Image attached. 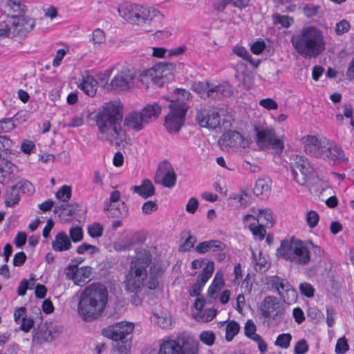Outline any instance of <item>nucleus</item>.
<instances>
[{
    "instance_id": "nucleus-37",
    "label": "nucleus",
    "mask_w": 354,
    "mask_h": 354,
    "mask_svg": "<svg viewBox=\"0 0 354 354\" xmlns=\"http://www.w3.org/2000/svg\"><path fill=\"white\" fill-rule=\"evenodd\" d=\"M232 51L238 57L248 62L250 64L254 66L255 67L258 66L259 62L254 64L251 55H250V53H248V50L245 48L241 46L236 45L233 47Z\"/></svg>"
},
{
    "instance_id": "nucleus-2",
    "label": "nucleus",
    "mask_w": 354,
    "mask_h": 354,
    "mask_svg": "<svg viewBox=\"0 0 354 354\" xmlns=\"http://www.w3.org/2000/svg\"><path fill=\"white\" fill-rule=\"evenodd\" d=\"M108 296L104 285L92 283L86 287L81 293L77 306L78 313L83 320L91 322L100 317L106 306Z\"/></svg>"
},
{
    "instance_id": "nucleus-39",
    "label": "nucleus",
    "mask_w": 354,
    "mask_h": 354,
    "mask_svg": "<svg viewBox=\"0 0 354 354\" xmlns=\"http://www.w3.org/2000/svg\"><path fill=\"white\" fill-rule=\"evenodd\" d=\"M252 256L256 270L261 271L262 269L268 268L267 259L262 255V252L261 251L259 252L258 255L252 251Z\"/></svg>"
},
{
    "instance_id": "nucleus-57",
    "label": "nucleus",
    "mask_w": 354,
    "mask_h": 354,
    "mask_svg": "<svg viewBox=\"0 0 354 354\" xmlns=\"http://www.w3.org/2000/svg\"><path fill=\"white\" fill-rule=\"evenodd\" d=\"M308 350V346L304 339L299 340L295 346V354H304Z\"/></svg>"
},
{
    "instance_id": "nucleus-34",
    "label": "nucleus",
    "mask_w": 354,
    "mask_h": 354,
    "mask_svg": "<svg viewBox=\"0 0 354 354\" xmlns=\"http://www.w3.org/2000/svg\"><path fill=\"white\" fill-rule=\"evenodd\" d=\"M12 30H15L12 18L8 17L7 20L0 21V36L5 37H15V35H12Z\"/></svg>"
},
{
    "instance_id": "nucleus-24",
    "label": "nucleus",
    "mask_w": 354,
    "mask_h": 354,
    "mask_svg": "<svg viewBox=\"0 0 354 354\" xmlns=\"http://www.w3.org/2000/svg\"><path fill=\"white\" fill-rule=\"evenodd\" d=\"M209 91V97L221 99L227 97L232 95V91L230 86L226 83L215 84L210 82Z\"/></svg>"
},
{
    "instance_id": "nucleus-50",
    "label": "nucleus",
    "mask_w": 354,
    "mask_h": 354,
    "mask_svg": "<svg viewBox=\"0 0 354 354\" xmlns=\"http://www.w3.org/2000/svg\"><path fill=\"white\" fill-rule=\"evenodd\" d=\"M92 41L94 44H101L105 41V35L100 28H96L92 34Z\"/></svg>"
},
{
    "instance_id": "nucleus-54",
    "label": "nucleus",
    "mask_w": 354,
    "mask_h": 354,
    "mask_svg": "<svg viewBox=\"0 0 354 354\" xmlns=\"http://www.w3.org/2000/svg\"><path fill=\"white\" fill-rule=\"evenodd\" d=\"M275 23L281 24L284 28H289L293 23L292 18L286 16L277 15L274 19Z\"/></svg>"
},
{
    "instance_id": "nucleus-3",
    "label": "nucleus",
    "mask_w": 354,
    "mask_h": 354,
    "mask_svg": "<svg viewBox=\"0 0 354 354\" xmlns=\"http://www.w3.org/2000/svg\"><path fill=\"white\" fill-rule=\"evenodd\" d=\"M151 254L149 250H140L131 261L130 269L126 274L125 290L135 294L131 302L136 306L140 305L142 301L139 294L143 290L144 281L147 279V269L151 264Z\"/></svg>"
},
{
    "instance_id": "nucleus-61",
    "label": "nucleus",
    "mask_w": 354,
    "mask_h": 354,
    "mask_svg": "<svg viewBox=\"0 0 354 354\" xmlns=\"http://www.w3.org/2000/svg\"><path fill=\"white\" fill-rule=\"evenodd\" d=\"M232 0H215L213 3V8L216 11L223 12L227 6L231 4Z\"/></svg>"
},
{
    "instance_id": "nucleus-42",
    "label": "nucleus",
    "mask_w": 354,
    "mask_h": 354,
    "mask_svg": "<svg viewBox=\"0 0 354 354\" xmlns=\"http://www.w3.org/2000/svg\"><path fill=\"white\" fill-rule=\"evenodd\" d=\"M91 274V268L81 267L80 269L73 273L72 279L73 280L82 281L85 279L89 278Z\"/></svg>"
},
{
    "instance_id": "nucleus-63",
    "label": "nucleus",
    "mask_w": 354,
    "mask_h": 354,
    "mask_svg": "<svg viewBox=\"0 0 354 354\" xmlns=\"http://www.w3.org/2000/svg\"><path fill=\"white\" fill-rule=\"evenodd\" d=\"M266 48V44L265 42L261 41H257L256 42L253 43L250 47V50L252 53L255 55H259L261 54Z\"/></svg>"
},
{
    "instance_id": "nucleus-21",
    "label": "nucleus",
    "mask_w": 354,
    "mask_h": 354,
    "mask_svg": "<svg viewBox=\"0 0 354 354\" xmlns=\"http://www.w3.org/2000/svg\"><path fill=\"white\" fill-rule=\"evenodd\" d=\"M25 8L22 0H6L1 5V12L6 15L7 17L12 19L23 17L25 13Z\"/></svg>"
},
{
    "instance_id": "nucleus-13",
    "label": "nucleus",
    "mask_w": 354,
    "mask_h": 354,
    "mask_svg": "<svg viewBox=\"0 0 354 354\" xmlns=\"http://www.w3.org/2000/svg\"><path fill=\"white\" fill-rule=\"evenodd\" d=\"M120 193L115 190L111 193L110 201L106 204L104 210L109 217L124 218L128 214V207L124 202L119 203Z\"/></svg>"
},
{
    "instance_id": "nucleus-14",
    "label": "nucleus",
    "mask_w": 354,
    "mask_h": 354,
    "mask_svg": "<svg viewBox=\"0 0 354 354\" xmlns=\"http://www.w3.org/2000/svg\"><path fill=\"white\" fill-rule=\"evenodd\" d=\"M196 120L200 127L215 129L220 125L221 115L216 109H203L197 112Z\"/></svg>"
},
{
    "instance_id": "nucleus-49",
    "label": "nucleus",
    "mask_w": 354,
    "mask_h": 354,
    "mask_svg": "<svg viewBox=\"0 0 354 354\" xmlns=\"http://www.w3.org/2000/svg\"><path fill=\"white\" fill-rule=\"evenodd\" d=\"M349 348L347 340L344 337L338 339L335 346V353L337 354H343Z\"/></svg>"
},
{
    "instance_id": "nucleus-25",
    "label": "nucleus",
    "mask_w": 354,
    "mask_h": 354,
    "mask_svg": "<svg viewBox=\"0 0 354 354\" xmlns=\"http://www.w3.org/2000/svg\"><path fill=\"white\" fill-rule=\"evenodd\" d=\"M225 245L219 240H209L200 243L195 250L198 254H205L209 251L222 252L225 250Z\"/></svg>"
},
{
    "instance_id": "nucleus-4",
    "label": "nucleus",
    "mask_w": 354,
    "mask_h": 354,
    "mask_svg": "<svg viewBox=\"0 0 354 354\" xmlns=\"http://www.w3.org/2000/svg\"><path fill=\"white\" fill-rule=\"evenodd\" d=\"M291 42L298 54L305 58L317 57L325 50L322 31L314 26L303 28L292 36Z\"/></svg>"
},
{
    "instance_id": "nucleus-17",
    "label": "nucleus",
    "mask_w": 354,
    "mask_h": 354,
    "mask_svg": "<svg viewBox=\"0 0 354 354\" xmlns=\"http://www.w3.org/2000/svg\"><path fill=\"white\" fill-rule=\"evenodd\" d=\"M304 148L307 154L321 158L328 139L326 138H318L316 136H308L304 138Z\"/></svg>"
},
{
    "instance_id": "nucleus-45",
    "label": "nucleus",
    "mask_w": 354,
    "mask_h": 354,
    "mask_svg": "<svg viewBox=\"0 0 354 354\" xmlns=\"http://www.w3.org/2000/svg\"><path fill=\"white\" fill-rule=\"evenodd\" d=\"M69 235L70 236L68 237L71 241H73L74 243L80 242L83 239V230L80 226L72 227L69 230Z\"/></svg>"
},
{
    "instance_id": "nucleus-36",
    "label": "nucleus",
    "mask_w": 354,
    "mask_h": 354,
    "mask_svg": "<svg viewBox=\"0 0 354 354\" xmlns=\"http://www.w3.org/2000/svg\"><path fill=\"white\" fill-rule=\"evenodd\" d=\"M210 82H197L192 84V89L198 93L202 98L209 97V91Z\"/></svg>"
},
{
    "instance_id": "nucleus-51",
    "label": "nucleus",
    "mask_w": 354,
    "mask_h": 354,
    "mask_svg": "<svg viewBox=\"0 0 354 354\" xmlns=\"http://www.w3.org/2000/svg\"><path fill=\"white\" fill-rule=\"evenodd\" d=\"M196 242V238L192 235H189L185 239L184 243L182 245H180L179 250L182 252L189 251L192 248H194Z\"/></svg>"
},
{
    "instance_id": "nucleus-32",
    "label": "nucleus",
    "mask_w": 354,
    "mask_h": 354,
    "mask_svg": "<svg viewBox=\"0 0 354 354\" xmlns=\"http://www.w3.org/2000/svg\"><path fill=\"white\" fill-rule=\"evenodd\" d=\"M214 270V263L212 261H209L206 266L202 270L201 272L198 275L196 283L200 285L204 286L212 277Z\"/></svg>"
},
{
    "instance_id": "nucleus-30",
    "label": "nucleus",
    "mask_w": 354,
    "mask_h": 354,
    "mask_svg": "<svg viewBox=\"0 0 354 354\" xmlns=\"http://www.w3.org/2000/svg\"><path fill=\"white\" fill-rule=\"evenodd\" d=\"M20 191L16 185L8 187L3 195L6 207H13L20 201Z\"/></svg>"
},
{
    "instance_id": "nucleus-41",
    "label": "nucleus",
    "mask_w": 354,
    "mask_h": 354,
    "mask_svg": "<svg viewBox=\"0 0 354 354\" xmlns=\"http://www.w3.org/2000/svg\"><path fill=\"white\" fill-rule=\"evenodd\" d=\"M55 195L62 202H68L71 198L72 189L68 185H64L57 190Z\"/></svg>"
},
{
    "instance_id": "nucleus-31",
    "label": "nucleus",
    "mask_w": 354,
    "mask_h": 354,
    "mask_svg": "<svg viewBox=\"0 0 354 354\" xmlns=\"http://www.w3.org/2000/svg\"><path fill=\"white\" fill-rule=\"evenodd\" d=\"M97 86V80L93 77L88 75L83 79L78 87L87 95L93 97L96 94Z\"/></svg>"
},
{
    "instance_id": "nucleus-15",
    "label": "nucleus",
    "mask_w": 354,
    "mask_h": 354,
    "mask_svg": "<svg viewBox=\"0 0 354 354\" xmlns=\"http://www.w3.org/2000/svg\"><path fill=\"white\" fill-rule=\"evenodd\" d=\"M170 112L165 117V127L169 133H176L180 131L184 124L187 112L185 108H180L179 110L169 107Z\"/></svg>"
},
{
    "instance_id": "nucleus-33",
    "label": "nucleus",
    "mask_w": 354,
    "mask_h": 354,
    "mask_svg": "<svg viewBox=\"0 0 354 354\" xmlns=\"http://www.w3.org/2000/svg\"><path fill=\"white\" fill-rule=\"evenodd\" d=\"M159 268L156 264H152L149 270V278L146 284L144 283L143 289L155 290L158 286V277L159 275Z\"/></svg>"
},
{
    "instance_id": "nucleus-18",
    "label": "nucleus",
    "mask_w": 354,
    "mask_h": 354,
    "mask_svg": "<svg viewBox=\"0 0 354 354\" xmlns=\"http://www.w3.org/2000/svg\"><path fill=\"white\" fill-rule=\"evenodd\" d=\"M281 312L278 299L273 296L265 297L260 306L261 315L267 319L274 320Z\"/></svg>"
},
{
    "instance_id": "nucleus-12",
    "label": "nucleus",
    "mask_w": 354,
    "mask_h": 354,
    "mask_svg": "<svg viewBox=\"0 0 354 354\" xmlns=\"http://www.w3.org/2000/svg\"><path fill=\"white\" fill-rule=\"evenodd\" d=\"M155 182L163 187L171 188L176 183V175L171 165L167 160L161 162L155 176Z\"/></svg>"
},
{
    "instance_id": "nucleus-28",
    "label": "nucleus",
    "mask_w": 354,
    "mask_h": 354,
    "mask_svg": "<svg viewBox=\"0 0 354 354\" xmlns=\"http://www.w3.org/2000/svg\"><path fill=\"white\" fill-rule=\"evenodd\" d=\"M132 190L143 198H148L155 194V187L149 179L143 180L140 185L133 186Z\"/></svg>"
},
{
    "instance_id": "nucleus-64",
    "label": "nucleus",
    "mask_w": 354,
    "mask_h": 354,
    "mask_svg": "<svg viewBox=\"0 0 354 354\" xmlns=\"http://www.w3.org/2000/svg\"><path fill=\"white\" fill-rule=\"evenodd\" d=\"M35 148L34 142L30 140H25L21 145V151L26 154H30Z\"/></svg>"
},
{
    "instance_id": "nucleus-6",
    "label": "nucleus",
    "mask_w": 354,
    "mask_h": 354,
    "mask_svg": "<svg viewBox=\"0 0 354 354\" xmlns=\"http://www.w3.org/2000/svg\"><path fill=\"white\" fill-rule=\"evenodd\" d=\"M199 346L198 340L189 335H180L175 339H162L158 354H198Z\"/></svg>"
},
{
    "instance_id": "nucleus-52",
    "label": "nucleus",
    "mask_w": 354,
    "mask_h": 354,
    "mask_svg": "<svg viewBox=\"0 0 354 354\" xmlns=\"http://www.w3.org/2000/svg\"><path fill=\"white\" fill-rule=\"evenodd\" d=\"M319 218V214L317 212L313 210L308 212L306 216L308 225L311 228L315 227L318 223Z\"/></svg>"
},
{
    "instance_id": "nucleus-40",
    "label": "nucleus",
    "mask_w": 354,
    "mask_h": 354,
    "mask_svg": "<svg viewBox=\"0 0 354 354\" xmlns=\"http://www.w3.org/2000/svg\"><path fill=\"white\" fill-rule=\"evenodd\" d=\"M292 335L290 333L279 334L274 342V344L283 349H287L290 345Z\"/></svg>"
},
{
    "instance_id": "nucleus-19",
    "label": "nucleus",
    "mask_w": 354,
    "mask_h": 354,
    "mask_svg": "<svg viewBox=\"0 0 354 354\" xmlns=\"http://www.w3.org/2000/svg\"><path fill=\"white\" fill-rule=\"evenodd\" d=\"M320 158L324 159L328 163L335 164L340 161H347L348 158H345L344 152L342 149L334 142L327 141L322 156Z\"/></svg>"
},
{
    "instance_id": "nucleus-46",
    "label": "nucleus",
    "mask_w": 354,
    "mask_h": 354,
    "mask_svg": "<svg viewBox=\"0 0 354 354\" xmlns=\"http://www.w3.org/2000/svg\"><path fill=\"white\" fill-rule=\"evenodd\" d=\"M257 327L253 322L252 320L248 319L244 327V332L245 336H247L250 339L253 340V338L255 335H259V334L256 333Z\"/></svg>"
},
{
    "instance_id": "nucleus-53",
    "label": "nucleus",
    "mask_w": 354,
    "mask_h": 354,
    "mask_svg": "<svg viewBox=\"0 0 354 354\" xmlns=\"http://www.w3.org/2000/svg\"><path fill=\"white\" fill-rule=\"evenodd\" d=\"M15 128L12 118H4L0 120V129L3 133L10 132Z\"/></svg>"
},
{
    "instance_id": "nucleus-10",
    "label": "nucleus",
    "mask_w": 354,
    "mask_h": 354,
    "mask_svg": "<svg viewBox=\"0 0 354 354\" xmlns=\"http://www.w3.org/2000/svg\"><path fill=\"white\" fill-rule=\"evenodd\" d=\"M134 330V324L129 322H120L108 326L102 330V335L113 341L119 342L131 339V333ZM119 345V343H118Z\"/></svg>"
},
{
    "instance_id": "nucleus-22",
    "label": "nucleus",
    "mask_w": 354,
    "mask_h": 354,
    "mask_svg": "<svg viewBox=\"0 0 354 354\" xmlns=\"http://www.w3.org/2000/svg\"><path fill=\"white\" fill-rule=\"evenodd\" d=\"M174 99L171 100L169 107L175 108L179 110L180 108H185V112L187 111L189 105L187 102L192 97V94L184 88H176L174 92Z\"/></svg>"
},
{
    "instance_id": "nucleus-11",
    "label": "nucleus",
    "mask_w": 354,
    "mask_h": 354,
    "mask_svg": "<svg viewBox=\"0 0 354 354\" xmlns=\"http://www.w3.org/2000/svg\"><path fill=\"white\" fill-rule=\"evenodd\" d=\"M173 68L174 64L171 63L160 62L153 67L142 71L139 78L141 82L147 85L152 83L162 86L164 84L162 78L167 75V71Z\"/></svg>"
},
{
    "instance_id": "nucleus-16",
    "label": "nucleus",
    "mask_w": 354,
    "mask_h": 354,
    "mask_svg": "<svg viewBox=\"0 0 354 354\" xmlns=\"http://www.w3.org/2000/svg\"><path fill=\"white\" fill-rule=\"evenodd\" d=\"M135 78L134 73L129 69L120 71L112 79L110 86L116 92L124 91L131 87L132 81Z\"/></svg>"
},
{
    "instance_id": "nucleus-26",
    "label": "nucleus",
    "mask_w": 354,
    "mask_h": 354,
    "mask_svg": "<svg viewBox=\"0 0 354 354\" xmlns=\"http://www.w3.org/2000/svg\"><path fill=\"white\" fill-rule=\"evenodd\" d=\"M14 30L12 35L15 36L24 35L32 30L35 22L32 19H26L23 17H19L13 19Z\"/></svg>"
},
{
    "instance_id": "nucleus-23",
    "label": "nucleus",
    "mask_w": 354,
    "mask_h": 354,
    "mask_svg": "<svg viewBox=\"0 0 354 354\" xmlns=\"http://www.w3.org/2000/svg\"><path fill=\"white\" fill-rule=\"evenodd\" d=\"M269 284L272 288L276 289L278 294L284 298V293H292L295 295V292L290 283L285 279L278 276L271 277L269 280Z\"/></svg>"
},
{
    "instance_id": "nucleus-44",
    "label": "nucleus",
    "mask_w": 354,
    "mask_h": 354,
    "mask_svg": "<svg viewBox=\"0 0 354 354\" xmlns=\"http://www.w3.org/2000/svg\"><path fill=\"white\" fill-rule=\"evenodd\" d=\"M104 227L100 223L95 222L88 227V233L92 238H98L102 236Z\"/></svg>"
},
{
    "instance_id": "nucleus-38",
    "label": "nucleus",
    "mask_w": 354,
    "mask_h": 354,
    "mask_svg": "<svg viewBox=\"0 0 354 354\" xmlns=\"http://www.w3.org/2000/svg\"><path fill=\"white\" fill-rule=\"evenodd\" d=\"M240 326L235 321L229 322L225 328V339L227 342H231L234 337L239 333Z\"/></svg>"
},
{
    "instance_id": "nucleus-9",
    "label": "nucleus",
    "mask_w": 354,
    "mask_h": 354,
    "mask_svg": "<svg viewBox=\"0 0 354 354\" xmlns=\"http://www.w3.org/2000/svg\"><path fill=\"white\" fill-rule=\"evenodd\" d=\"M291 175L299 185H304L311 177L314 167L308 159L300 155H294L290 158Z\"/></svg>"
},
{
    "instance_id": "nucleus-20",
    "label": "nucleus",
    "mask_w": 354,
    "mask_h": 354,
    "mask_svg": "<svg viewBox=\"0 0 354 354\" xmlns=\"http://www.w3.org/2000/svg\"><path fill=\"white\" fill-rule=\"evenodd\" d=\"M255 141L261 149H269L270 142L275 136V131L273 128L268 126H254Z\"/></svg>"
},
{
    "instance_id": "nucleus-43",
    "label": "nucleus",
    "mask_w": 354,
    "mask_h": 354,
    "mask_svg": "<svg viewBox=\"0 0 354 354\" xmlns=\"http://www.w3.org/2000/svg\"><path fill=\"white\" fill-rule=\"evenodd\" d=\"M199 339L204 344L211 346L215 342L216 336L212 331L205 330L201 333Z\"/></svg>"
},
{
    "instance_id": "nucleus-59",
    "label": "nucleus",
    "mask_w": 354,
    "mask_h": 354,
    "mask_svg": "<svg viewBox=\"0 0 354 354\" xmlns=\"http://www.w3.org/2000/svg\"><path fill=\"white\" fill-rule=\"evenodd\" d=\"M259 104L267 110H274L278 108L277 103L271 98H265L261 100Z\"/></svg>"
},
{
    "instance_id": "nucleus-35",
    "label": "nucleus",
    "mask_w": 354,
    "mask_h": 354,
    "mask_svg": "<svg viewBox=\"0 0 354 354\" xmlns=\"http://www.w3.org/2000/svg\"><path fill=\"white\" fill-rule=\"evenodd\" d=\"M257 221L261 222V225L266 227H272L273 225V217L270 209H259Z\"/></svg>"
},
{
    "instance_id": "nucleus-27",
    "label": "nucleus",
    "mask_w": 354,
    "mask_h": 354,
    "mask_svg": "<svg viewBox=\"0 0 354 354\" xmlns=\"http://www.w3.org/2000/svg\"><path fill=\"white\" fill-rule=\"evenodd\" d=\"M72 248V243L67 234L61 231L55 236L52 242V249L55 252L67 251Z\"/></svg>"
},
{
    "instance_id": "nucleus-60",
    "label": "nucleus",
    "mask_w": 354,
    "mask_h": 354,
    "mask_svg": "<svg viewBox=\"0 0 354 354\" xmlns=\"http://www.w3.org/2000/svg\"><path fill=\"white\" fill-rule=\"evenodd\" d=\"M270 148L275 150L277 153H281L283 149V142L281 140L277 138L275 135L271 140Z\"/></svg>"
},
{
    "instance_id": "nucleus-47",
    "label": "nucleus",
    "mask_w": 354,
    "mask_h": 354,
    "mask_svg": "<svg viewBox=\"0 0 354 354\" xmlns=\"http://www.w3.org/2000/svg\"><path fill=\"white\" fill-rule=\"evenodd\" d=\"M98 251H99V249L96 246L86 243H84L80 245L77 248V250H76L77 253L79 254H83L86 252H88L91 254H93L95 253H97Z\"/></svg>"
},
{
    "instance_id": "nucleus-58",
    "label": "nucleus",
    "mask_w": 354,
    "mask_h": 354,
    "mask_svg": "<svg viewBox=\"0 0 354 354\" xmlns=\"http://www.w3.org/2000/svg\"><path fill=\"white\" fill-rule=\"evenodd\" d=\"M158 205L152 201H148L142 205V210L145 214H150L158 209Z\"/></svg>"
},
{
    "instance_id": "nucleus-1",
    "label": "nucleus",
    "mask_w": 354,
    "mask_h": 354,
    "mask_svg": "<svg viewBox=\"0 0 354 354\" xmlns=\"http://www.w3.org/2000/svg\"><path fill=\"white\" fill-rule=\"evenodd\" d=\"M122 119V106L120 102L115 101L104 104L95 116L99 131L98 140L120 146L126 137V132L121 127Z\"/></svg>"
},
{
    "instance_id": "nucleus-5",
    "label": "nucleus",
    "mask_w": 354,
    "mask_h": 354,
    "mask_svg": "<svg viewBox=\"0 0 354 354\" xmlns=\"http://www.w3.org/2000/svg\"><path fill=\"white\" fill-rule=\"evenodd\" d=\"M277 254L283 259L299 265H306L310 259V252L304 242L295 237L282 241Z\"/></svg>"
},
{
    "instance_id": "nucleus-62",
    "label": "nucleus",
    "mask_w": 354,
    "mask_h": 354,
    "mask_svg": "<svg viewBox=\"0 0 354 354\" xmlns=\"http://www.w3.org/2000/svg\"><path fill=\"white\" fill-rule=\"evenodd\" d=\"M319 6L308 4L304 8V13L308 17H313L317 15Z\"/></svg>"
},
{
    "instance_id": "nucleus-7",
    "label": "nucleus",
    "mask_w": 354,
    "mask_h": 354,
    "mask_svg": "<svg viewBox=\"0 0 354 354\" xmlns=\"http://www.w3.org/2000/svg\"><path fill=\"white\" fill-rule=\"evenodd\" d=\"M161 113V107L157 103L145 106L141 111H131L128 113L124 120V124L139 131L145 128L152 120L158 118Z\"/></svg>"
},
{
    "instance_id": "nucleus-48",
    "label": "nucleus",
    "mask_w": 354,
    "mask_h": 354,
    "mask_svg": "<svg viewBox=\"0 0 354 354\" xmlns=\"http://www.w3.org/2000/svg\"><path fill=\"white\" fill-rule=\"evenodd\" d=\"M263 225H256L255 223L250 224L249 228L252 232L253 235L257 236L259 240H263L265 237L266 230L263 227Z\"/></svg>"
},
{
    "instance_id": "nucleus-56",
    "label": "nucleus",
    "mask_w": 354,
    "mask_h": 354,
    "mask_svg": "<svg viewBox=\"0 0 354 354\" xmlns=\"http://www.w3.org/2000/svg\"><path fill=\"white\" fill-rule=\"evenodd\" d=\"M350 29V24L348 21L343 19L336 24L335 32L337 35H342L347 32Z\"/></svg>"
},
{
    "instance_id": "nucleus-55",
    "label": "nucleus",
    "mask_w": 354,
    "mask_h": 354,
    "mask_svg": "<svg viewBox=\"0 0 354 354\" xmlns=\"http://www.w3.org/2000/svg\"><path fill=\"white\" fill-rule=\"evenodd\" d=\"M299 290L301 293L307 297H313L314 296L315 290L313 287L308 283H303L299 285Z\"/></svg>"
},
{
    "instance_id": "nucleus-29",
    "label": "nucleus",
    "mask_w": 354,
    "mask_h": 354,
    "mask_svg": "<svg viewBox=\"0 0 354 354\" xmlns=\"http://www.w3.org/2000/svg\"><path fill=\"white\" fill-rule=\"evenodd\" d=\"M271 189V180L269 178H259L253 189L254 194L262 198H267Z\"/></svg>"
},
{
    "instance_id": "nucleus-8",
    "label": "nucleus",
    "mask_w": 354,
    "mask_h": 354,
    "mask_svg": "<svg viewBox=\"0 0 354 354\" xmlns=\"http://www.w3.org/2000/svg\"><path fill=\"white\" fill-rule=\"evenodd\" d=\"M121 17L131 24H142L151 21L160 15V12L153 8H145L140 5H131L126 8H119Z\"/></svg>"
}]
</instances>
